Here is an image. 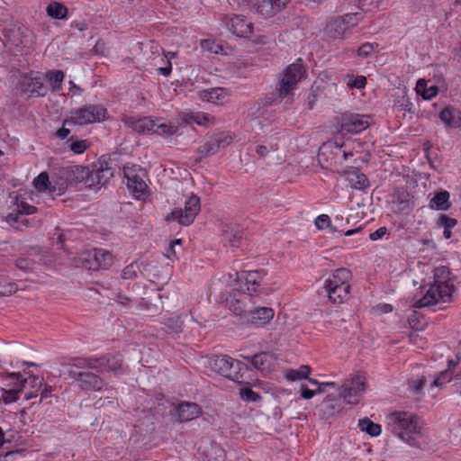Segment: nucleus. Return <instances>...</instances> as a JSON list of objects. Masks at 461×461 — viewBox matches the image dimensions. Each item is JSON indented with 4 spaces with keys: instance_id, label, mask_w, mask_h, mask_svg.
<instances>
[{
    "instance_id": "19",
    "label": "nucleus",
    "mask_w": 461,
    "mask_h": 461,
    "mask_svg": "<svg viewBox=\"0 0 461 461\" xmlns=\"http://www.w3.org/2000/svg\"><path fill=\"white\" fill-rule=\"evenodd\" d=\"M367 116L357 113H344L341 116V130L352 134H357L369 127Z\"/></svg>"
},
{
    "instance_id": "51",
    "label": "nucleus",
    "mask_w": 461,
    "mask_h": 461,
    "mask_svg": "<svg viewBox=\"0 0 461 461\" xmlns=\"http://www.w3.org/2000/svg\"><path fill=\"white\" fill-rule=\"evenodd\" d=\"M17 285L14 282H0V295L9 296L17 291Z\"/></svg>"
},
{
    "instance_id": "56",
    "label": "nucleus",
    "mask_w": 461,
    "mask_h": 461,
    "mask_svg": "<svg viewBox=\"0 0 461 461\" xmlns=\"http://www.w3.org/2000/svg\"><path fill=\"white\" fill-rule=\"evenodd\" d=\"M34 264V261L28 258H20L15 262V266L23 271L32 270Z\"/></svg>"
},
{
    "instance_id": "27",
    "label": "nucleus",
    "mask_w": 461,
    "mask_h": 461,
    "mask_svg": "<svg viewBox=\"0 0 461 461\" xmlns=\"http://www.w3.org/2000/svg\"><path fill=\"white\" fill-rule=\"evenodd\" d=\"M181 121L185 124L196 123L200 126H208L213 122L214 118L209 113L197 112L184 113L181 116Z\"/></svg>"
},
{
    "instance_id": "38",
    "label": "nucleus",
    "mask_w": 461,
    "mask_h": 461,
    "mask_svg": "<svg viewBox=\"0 0 461 461\" xmlns=\"http://www.w3.org/2000/svg\"><path fill=\"white\" fill-rule=\"evenodd\" d=\"M65 146L73 153L79 155L84 153L89 148V143L86 140H77L72 136L68 139Z\"/></svg>"
},
{
    "instance_id": "16",
    "label": "nucleus",
    "mask_w": 461,
    "mask_h": 461,
    "mask_svg": "<svg viewBox=\"0 0 461 461\" xmlns=\"http://www.w3.org/2000/svg\"><path fill=\"white\" fill-rule=\"evenodd\" d=\"M82 259L83 267L92 271L107 269L113 264V255L103 249L86 251Z\"/></svg>"
},
{
    "instance_id": "57",
    "label": "nucleus",
    "mask_w": 461,
    "mask_h": 461,
    "mask_svg": "<svg viewBox=\"0 0 461 461\" xmlns=\"http://www.w3.org/2000/svg\"><path fill=\"white\" fill-rule=\"evenodd\" d=\"M375 46L373 43L366 42L362 44L356 51L357 55L360 58H367L374 51Z\"/></svg>"
},
{
    "instance_id": "61",
    "label": "nucleus",
    "mask_w": 461,
    "mask_h": 461,
    "mask_svg": "<svg viewBox=\"0 0 461 461\" xmlns=\"http://www.w3.org/2000/svg\"><path fill=\"white\" fill-rule=\"evenodd\" d=\"M67 123H71L70 122V119L69 120H65L64 122H63V126L59 129L56 132H55V136L59 139V140H65L67 139L69 134H70V130L69 129H67L65 128V125Z\"/></svg>"
},
{
    "instance_id": "2",
    "label": "nucleus",
    "mask_w": 461,
    "mask_h": 461,
    "mask_svg": "<svg viewBox=\"0 0 461 461\" xmlns=\"http://www.w3.org/2000/svg\"><path fill=\"white\" fill-rule=\"evenodd\" d=\"M89 169L80 165H71L55 169L52 174V192L62 195L68 185L85 182L88 186L94 185V181L88 179Z\"/></svg>"
},
{
    "instance_id": "12",
    "label": "nucleus",
    "mask_w": 461,
    "mask_h": 461,
    "mask_svg": "<svg viewBox=\"0 0 461 461\" xmlns=\"http://www.w3.org/2000/svg\"><path fill=\"white\" fill-rule=\"evenodd\" d=\"M201 209L200 198L192 194L185 202V208H176L166 216L167 221H176L183 226L190 225Z\"/></svg>"
},
{
    "instance_id": "54",
    "label": "nucleus",
    "mask_w": 461,
    "mask_h": 461,
    "mask_svg": "<svg viewBox=\"0 0 461 461\" xmlns=\"http://www.w3.org/2000/svg\"><path fill=\"white\" fill-rule=\"evenodd\" d=\"M139 269L138 265L134 262L125 267L122 271V278L123 279H134L137 277V270Z\"/></svg>"
},
{
    "instance_id": "49",
    "label": "nucleus",
    "mask_w": 461,
    "mask_h": 461,
    "mask_svg": "<svg viewBox=\"0 0 461 461\" xmlns=\"http://www.w3.org/2000/svg\"><path fill=\"white\" fill-rule=\"evenodd\" d=\"M395 105L402 111L411 112L412 104L405 93L397 96Z\"/></svg>"
},
{
    "instance_id": "17",
    "label": "nucleus",
    "mask_w": 461,
    "mask_h": 461,
    "mask_svg": "<svg viewBox=\"0 0 461 461\" xmlns=\"http://www.w3.org/2000/svg\"><path fill=\"white\" fill-rule=\"evenodd\" d=\"M19 88L28 97L45 96L48 93V89L40 76H23L19 81Z\"/></svg>"
},
{
    "instance_id": "59",
    "label": "nucleus",
    "mask_w": 461,
    "mask_h": 461,
    "mask_svg": "<svg viewBox=\"0 0 461 461\" xmlns=\"http://www.w3.org/2000/svg\"><path fill=\"white\" fill-rule=\"evenodd\" d=\"M457 223V221L454 218H450L447 215H440V217L438 220V224L444 229H452L455 227Z\"/></svg>"
},
{
    "instance_id": "22",
    "label": "nucleus",
    "mask_w": 461,
    "mask_h": 461,
    "mask_svg": "<svg viewBox=\"0 0 461 461\" xmlns=\"http://www.w3.org/2000/svg\"><path fill=\"white\" fill-rule=\"evenodd\" d=\"M122 122L128 128H131L138 133H152L154 127L153 119L149 117L137 118L127 116L122 119Z\"/></svg>"
},
{
    "instance_id": "42",
    "label": "nucleus",
    "mask_w": 461,
    "mask_h": 461,
    "mask_svg": "<svg viewBox=\"0 0 461 461\" xmlns=\"http://www.w3.org/2000/svg\"><path fill=\"white\" fill-rule=\"evenodd\" d=\"M64 77L65 74L62 70H50L46 73V78L55 91H59L62 88Z\"/></svg>"
},
{
    "instance_id": "4",
    "label": "nucleus",
    "mask_w": 461,
    "mask_h": 461,
    "mask_svg": "<svg viewBox=\"0 0 461 461\" xmlns=\"http://www.w3.org/2000/svg\"><path fill=\"white\" fill-rule=\"evenodd\" d=\"M38 212V208L29 204L24 199H20L17 195L15 202L11 207V212L5 216V222L12 228L19 231H24L30 228L40 226L41 220L28 218L29 215Z\"/></svg>"
},
{
    "instance_id": "45",
    "label": "nucleus",
    "mask_w": 461,
    "mask_h": 461,
    "mask_svg": "<svg viewBox=\"0 0 461 461\" xmlns=\"http://www.w3.org/2000/svg\"><path fill=\"white\" fill-rule=\"evenodd\" d=\"M167 331L174 334H179L183 331V321L179 316L168 317L164 321Z\"/></svg>"
},
{
    "instance_id": "25",
    "label": "nucleus",
    "mask_w": 461,
    "mask_h": 461,
    "mask_svg": "<svg viewBox=\"0 0 461 461\" xmlns=\"http://www.w3.org/2000/svg\"><path fill=\"white\" fill-rule=\"evenodd\" d=\"M275 316V312L270 307H260L249 312V321L258 327H263Z\"/></svg>"
},
{
    "instance_id": "63",
    "label": "nucleus",
    "mask_w": 461,
    "mask_h": 461,
    "mask_svg": "<svg viewBox=\"0 0 461 461\" xmlns=\"http://www.w3.org/2000/svg\"><path fill=\"white\" fill-rule=\"evenodd\" d=\"M386 231H387V229L385 227H380L375 231L370 233L369 239L371 240H377L383 238L385 235Z\"/></svg>"
},
{
    "instance_id": "33",
    "label": "nucleus",
    "mask_w": 461,
    "mask_h": 461,
    "mask_svg": "<svg viewBox=\"0 0 461 461\" xmlns=\"http://www.w3.org/2000/svg\"><path fill=\"white\" fill-rule=\"evenodd\" d=\"M246 359H248L256 369L260 371L269 369L271 365V356L267 352H260L251 357H248Z\"/></svg>"
},
{
    "instance_id": "58",
    "label": "nucleus",
    "mask_w": 461,
    "mask_h": 461,
    "mask_svg": "<svg viewBox=\"0 0 461 461\" xmlns=\"http://www.w3.org/2000/svg\"><path fill=\"white\" fill-rule=\"evenodd\" d=\"M452 378V371L449 369L442 371L439 375L434 380L435 386H442L443 384L449 382Z\"/></svg>"
},
{
    "instance_id": "35",
    "label": "nucleus",
    "mask_w": 461,
    "mask_h": 461,
    "mask_svg": "<svg viewBox=\"0 0 461 461\" xmlns=\"http://www.w3.org/2000/svg\"><path fill=\"white\" fill-rule=\"evenodd\" d=\"M153 123L154 127L152 129V133L158 135L171 136L176 133L178 130L177 125H173L171 123L162 122L160 119H153Z\"/></svg>"
},
{
    "instance_id": "43",
    "label": "nucleus",
    "mask_w": 461,
    "mask_h": 461,
    "mask_svg": "<svg viewBox=\"0 0 461 461\" xmlns=\"http://www.w3.org/2000/svg\"><path fill=\"white\" fill-rule=\"evenodd\" d=\"M112 175L113 173L109 168L89 171L88 179L94 181V185H105L107 178Z\"/></svg>"
},
{
    "instance_id": "23",
    "label": "nucleus",
    "mask_w": 461,
    "mask_h": 461,
    "mask_svg": "<svg viewBox=\"0 0 461 461\" xmlns=\"http://www.w3.org/2000/svg\"><path fill=\"white\" fill-rule=\"evenodd\" d=\"M230 95L228 88L213 87L201 91L200 97L203 101H206L215 104H223L227 102Z\"/></svg>"
},
{
    "instance_id": "29",
    "label": "nucleus",
    "mask_w": 461,
    "mask_h": 461,
    "mask_svg": "<svg viewBox=\"0 0 461 461\" xmlns=\"http://www.w3.org/2000/svg\"><path fill=\"white\" fill-rule=\"evenodd\" d=\"M449 193L442 190L435 194L429 201V207L433 210L447 211L450 207Z\"/></svg>"
},
{
    "instance_id": "3",
    "label": "nucleus",
    "mask_w": 461,
    "mask_h": 461,
    "mask_svg": "<svg viewBox=\"0 0 461 461\" xmlns=\"http://www.w3.org/2000/svg\"><path fill=\"white\" fill-rule=\"evenodd\" d=\"M351 278V271L348 268L341 267L333 271L325 280L324 288L331 303L339 304L349 299Z\"/></svg>"
},
{
    "instance_id": "9",
    "label": "nucleus",
    "mask_w": 461,
    "mask_h": 461,
    "mask_svg": "<svg viewBox=\"0 0 461 461\" xmlns=\"http://www.w3.org/2000/svg\"><path fill=\"white\" fill-rule=\"evenodd\" d=\"M454 285L449 281H435L426 294L413 303L415 308L431 306L441 302H448L452 296Z\"/></svg>"
},
{
    "instance_id": "53",
    "label": "nucleus",
    "mask_w": 461,
    "mask_h": 461,
    "mask_svg": "<svg viewBox=\"0 0 461 461\" xmlns=\"http://www.w3.org/2000/svg\"><path fill=\"white\" fill-rule=\"evenodd\" d=\"M366 85V77L365 76H352L348 81V86L351 89H362Z\"/></svg>"
},
{
    "instance_id": "6",
    "label": "nucleus",
    "mask_w": 461,
    "mask_h": 461,
    "mask_svg": "<svg viewBox=\"0 0 461 461\" xmlns=\"http://www.w3.org/2000/svg\"><path fill=\"white\" fill-rule=\"evenodd\" d=\"M75 358L68 364V376L84 391L98 392L106 384L104 380L92 368H78L74 366Z\"/></svg>"
},
{
    "instance_id": "1",
    "label": "nucleus",
    "mask_w": 461,
    "mask_h": 461,
    "mask_svg": "<svg viewBox=\"0 0 461 461\" xmlns=\"http://www.w3.org/2000/svg\"><path fill=\"white\" fill-rule=\"evenodd\" d=\"M387 429L410 446H417L412 436L420 433L419 418L416 415L407 411H394L387 417Z\"/></svg>"
},
{
    "instance_id": "34",
    "label": "nucleus",
    "mask_w": 461,
    "mask_h": 461,
    "mask_svg": "<svg viewBox=\"0 0 461 461\" xmlns=\"http://www.w3.org/2000/svg\"><path fill=\"white\" fill-rule=\"evenodd\" d=\"M438 86L434 85L428 86L425 79H419L416 83V92L426 100L435 97L438 94Z\"/></svg>"
},
{
    "instance_id": "47",
    "label": "nucleus",
    "mask_w": 461,
    "mask_h": 461,
    "mask_svg": "<svg viewBox=\"0 0 461 461\" xmlns=\"http://www.w3.org/2000/svg\"><path fill=\"white\" fill-rule=\"evenodd\" d=\"M225 450L219 444L211 446L210 457L207 461H225Z\"/></svg>"
},
{
    "instance_id": "30",
    "label": "nucleus",
    "mask_w": 461,
    "mask_h": 461,
    "mask_svg": "<svg viewBox=\"0 0 461 461\" xmlns=\"http://www.w3.org/2000/svg\"><path fill=\"white\" fill-rule=\"evenodd\" d=\"M26 381V390L24 398L26 400H30L38 396L41 387H42V379L36 375H30L28 378H25Z\"/></svg>"
},
{
    "instance_id": "36",
    "label": "nucleus",
    "mask_w": 461,
    "mask_h": 461,
    "mask_svg": "<svg viewBox=\"0 0 461 461\" xmlns=\"http://www.w3.org/2000/svg\"><path fill=\"white\" fill-rule=\"evenodd\" d=\"M34 186L39 192L48 190L50 195H51L52 197L58 196L56 193L52 192V178L50 179L49 175L46 172L41 173L34 179Z\"/></svg>"
},
{
    "instance_id": "14",
    "label": "nucleus",
    "mask_w": 461,
    "mask_h": 461,
    "mask_svg": "<svg viewBox=\"0 0 461 461\" xmlns=\"http://www.w3.org/2000/svg\"><path fill=\"white\" fill-rule=\"evenodd\" d=\"M266 276L267 271L265 269L236 273L237 280L241 283L240 286V289L250 296L259 293Z\"/></svg>"
},
{
    "instance_id": "37",
    "label": "nucleus",
    "mask_w": 461,
    "mask_h": 461,
    "mask_svg": "<svg viewBox=\"0 0 461 461\" xmlns=\"http://www.w3.org/2000/svg\"><path fill=\"white\" fill-rule=\"evenodd\" d=\"M23 391L19 384L14 386V388L3 387L0 390V398L5 404H10L19 400Z\"/></svg>"
},
{
    "instance_id": "8",
    "label": "nucleus",
    "mask_w": 461,
    "mask_h": 461,
    "mask_svg": "<svg viewBox=\"0 0 461 461\" xmlns=\"http://www.w3.org/2000/svg\"><path fill=\"white\" fill-rule=\"evenodd\" d=\"M306 69L303 64V59H298L294 63L290 64L282 73L276 88L280 97H285L292 95L293 90L297 84L305 76Z\"/></svg>"
},
{
    "instance_id": "21",
    "label": "nucleus",
    "mask_w": 461,
    "mask_h": 461,
    "mask_svg": "<svg viewBox=\"0 0 461 461\" xmlns=\"http://www.w3.org/2000/svg\"><path fill=\"white\" fill-rule=\"evenodd\" d=\"M202 414V408L196 402H181L176 407V421L179 423L188 422Z\"/></svg>"
},
{
    "instance_id": "46",
    "label": "nucleus",
    "mask_w": 461,
    "mask_h": 461,
    "mask_svg": "<svg viewBox=\"0 0 461 461\" xmlns=\"http://www.w3.org/2000/svg\"><path fill=\"white\" fill-rule=\"evenodd\" d=\"M311 372V367L309 366H301L299 369H292L290 370L286 377L288 380L295 381L308 378V375Z\"/></svg>"
},
{
    "instance_id": "44",
    "label": "nucleus",
    "mask_w": 461,
    "mask_h": 461,
    "mask_svg": "<svg viewBox=\"0 0 461 461\" xmlns=\"http://www.w3.org/2000/svg\"><path fill=\"white\" fill-rule=\"evenodd\" d=\"M341 408L340 403H338L337 401L333 398H330V395L323 401L321 404V411L324 415L332 416L336 412H339Z\"/></svg>"
},
{
    "instance_id": "39",
    "label": "nucleus",
    "mask_w": 461,
    "mask_h": 461,
    "mask_svg": "<svg viewBox=\"0 0 461 461\" xmlns=\"http://www.w3.org/2000/svg\"><path fill=\"white\" fill-rule=\"evenodd\" d=\"M4 387L14 388L20 384L21 389L26 388L25 378H23L20 373H8L3 377Z\"/></svg>"
},
{
    "instance_id": "10",
    "label": "nucleus",
    "mask_w": 461,
    "mask_h": 461,
    "mask_svg": "<svg viewBox=\"0 0 461 461\" xmlns=\"http://www.w3.org/2000/svg\"><path fill=\"white\" fill-rule=\"evenodd\" d=\"M107 109L102 104H90L70 112V122L74 125H87L107 119Z\"/></svg>"
},
{
    "instance_id": "60",
    "label": "nucleus",
    "mask_w": 461,
    "mask_h": 461,
    "mask_svg": "<svg viewBox=\"0 0 461 461\" xmlns=\"http://www.w3.org/2000/svg\"><path fill=\"white\" fill-rule=\"evenodd\" d=\"M314 224L319 230L330 227V217L327 214H321L315 219Z\"/></svg>"
},
{
    "instance_id": "26",
    "label": "nucleus",
    "mask_w": 461,
    "mask_h": 461,
    "mask_svg": "<svg viewBox=\"0 0 461 461\" xmlns=\"http://www.w3.org/2000/svg\"><path fill=\"white\" fill-rule=\"evenodd\" d=\"M12 43L16 47H26L32 42V33L25 26H19L11 31Z\"/></svg>"
},
{
    "instance_id": "48",
    "label": "nucleus",
    "mask_w": 461,
    "mask_h": 461,
    "mask_svg": "<svg viewBox=\"0 0 461 461\" xmlns=\"http://www.w3.org/2000/svg\"><path fill=\"white\" fill-rule=\"evenodd\" d=\"M240 395L243 401L249 402H256L261 400V396L258 393L247 387L240 389Z\"/></svg>"
},
{
    "instance_id": "62",
    "label": "nucleus",
    "mask_w": 461,
    "mask_h": 461,
    "mask_svg": "<svg viewBox=\"0 0 461 461\" xmlns=\"http://www.w3.org/2000/svg\"><path fill=\"white\" fill-rule=\"evenodd\" d=\"M275 149H276V148H274L273 146L268 148V147H267L265 145H257L256 148H255V152L257 153L258 158H266L268 155V153L271 150H275Z\"/></svg>"
},
{
    "instance_id": "11",
    "label": "nucleus",
    "mask_w": 461,
    "mask_h": 461,
    "mask_svg": "<svg viewBox=\"0 0 461 461\" xmlns=\"http://www.w3.org/2000/svg\"><path fill=\"white\" fill-rule=\"evenodd\" d=\"M362 20L360 13L347 14L330 20L326 27V34L332 39H342L348 31L357 25Z\"/></svg>"
},
{
    "instance_id": "18",
    "label": "nucleus",
    "mask_w": 461,
    "mask_h": 461,
    "mask_svg": "<svg viewBox=\"0 0 461 461\" xmlns=\"http://www.w3.org/2000/svg\"><path fill=\"white\" fill-rule=\"evenodd\" d=\"M232 141V137L226 133H219L210 138L197 149L201 158H207L218 153L221 149L228 147Z\"/></svg>"
},
{
    "instance_id": "50",
    "label": "nucleus",
    "mask_w": 461,
    "mask_h": 461,
    "mask_svg": "<svg viewBox=\"0 0 461 461\" xmlns=\"http://www.w3.org/2000/svg\"><path fill=\"white\" fill-rule=\"evenodd\" d=\"M229 309L237 316H242L245 312V304L240 300L231 299L227 302Z\"/></svg>"
},
{
    "instance_id": "52",
    "label": "nucleus",
    "mask_w": 461,
    "mask_h": 461,
    "mask_svg": "<svg viewBox=\"0 0 461 461\" xmlns=\"http://www.w3.org/2000/svg\"><path fill=\"white\" fill-rule=\"evenodd\" d=\"M383 0H359V8L364 12H372L377 9Z\"/></svg>"
},
{
    "instance_id": "15",
    "label": "nucleus",
    "mask_w": 461,
    "mask_h": 461,
    "mask_svg": "<svg viewBox=\"0 0 461 461\" xmlns=\"http://www.w3.org/2000/svg\"><path fill=\"white\" fill-rule=\"evenodd\" d=\"M366 390L364 377L357 375L350 380L345 381L339 388V397L348 404L359 402L363 393Z\"/></svg>"
},
{
    "instance_id": "64",
    "label": "nucleus",
    "mask_w": 461,
    "mask_h": 461,
    "mask_svg": "<svg viewBox=\"0 0 461 461\" xmlns=\"http://www.w3.org/2000/svg\"><path fill=\"white\" fill-rule=\"evenodd\" d=\"M316 394V392L314 390L309 389L305 385H302V392L301 396L303 399H312Z\"/></svg>"
},
{
    "instance_id": "41",
    "label": "nucleus",
    "mask_w": 461,
    "mask_h": 461,
    "mask_svg": "<svg viewBox=\"0 0 461 461\" xmlns=\"http://www.w3.org/2000/svg\"><path fill=\"white\" fill-rule=\"evenodd\" d=\"M46 11L49 16L55 19H64L68 14V8L58 2L50 3Z\"/></svg>"
},
{
    "instance_id": "55",
    "label": "nucleus",
    "mask_w": 461,
    "mask_h": 461,
    "mask_svg": "<svg viewBox=\"0 0 461 461\" xmlns=\"http://www.w3.org/2000/svg\"><path fill=\"white\" fill-rule=\"evenodd\" d=\"M426 383V379L424 376L420 379H411L408 381V385L413 394H419L422 391V388Z\"/></svg>"
},
{
    "instance_id": "24",
    "label": "nucleus",
    "mask_w": 461,
    "mask_h": 461,
    "mask_svg": "<svg viewBox=\"0 0 461 461\" xmlns=\"http://www.w3.org/2000/svg\"><path fill=\"white\" fill-rule=\"evenodd\" d=\"M346 180L351 187L365 190L369 187V180L366 176L357 167H350L344 171Z\"/></svg>"
},
{
    "instance_id": "32",
    "label": "nucleus",
    "mask_w": 461,
    "mask_h": 461,
    "mask_svg": "<svg viewBox=\"0 0 461 461\" xmlns=\"http://www.w3.org/2000/svg\"><path fill=\"white\" fill-rule=\"evenodd\" d=\"M241 232L239 230H233L231 227L227 226L221 234V242L224 245H230L236 248L240 244Z\"/></svg>"
},
{
    "instance_id": "31",
    "label": "nucleus",
    "mask_w": 461,
    "mask_h": 461,
    "mask_svg": "<svg viewBox=\"0 0 461 461\" xmlns=\"http://www.w3.org/2000/svg\"><path fill=\"white\" fill-rule=\"evenodd\" d=\"M440 120L450 127H460L461 126V113L451 109L445 108L439 113Z\"/></svg>"
},
{
    "instance_id": "13",
    "label": "nucleus",
    "mask_w": 461,
    "mask_h": 461,
    "mask_svg": "<svg viewBox=\"0 0 461 461\" xmlns=\"http://www.w3.org/2000/svg\"><path fill=\"white\" fill-rule=\"evenodd\" d=\"M123 171L130 192L136 199L144 200L148 195V185L143 180V169L140 167L136 169L134 167H125Z\"/></svg>"
},
{
    "instance_id": "28",
    "label": "nucleus",
    "mask_w": 461,
    "mask_h": 461,
    "mask_svg": "<svg viewBox=\"0 0 461 461\" xmlns=\"http://www.w3.org/2000/svg\"><path fill=\"white\" fill-rule=\"evenodd\" d=\"M254 8L264 18L273 17L281 12L272 0H256Z\"/></svg>"
},
{
    "instance_id": "20",
    "label": "nucleus",
    "mask_w": 461,
    "mask_h": 461,
    "mask_svg": "<svg viewBox=\"0 0 461 461\" xmlns=\"http://www.w3.org/2000/svg\"><path fill=\"white\" fill-rule=\"evenodd\" d=\"M226 25L230 32L238 37H249L253 32V23L242 14H235L226 18Z\"/></svg>"
},
{
    "instance_id": "5",
    "label": "nucleus",
    "mask_w": 461,
    "mask_h": 461,
    "mask_svg": "<svg viewBox=\"0 0 461 461\" xmlns=\"http://www.w3.org/2000/svg\"><path fill=\"white\" fill-rule=\"evenodd\" d=\"M208 366L210 369L233 382L243 384L244 374L249 371V366L228 355L215 356L212 357Z\"/></svg>"
},
{
    "instance_id": "7",
    "label": "nucleus",
    "mask_w": 461,
    "mask_h": 461,
    "mask_svg": "<svg viewBox=\"0 0 461 461\" xmlns=\"http://www.w3.org/2000/svg\"><path fill=\"white\" fill-rule=\"evenodd\" d=\"M74 366L78 368H92L96 373H116L122 369V358L120 354H106L100 357H75Z\"/></svg>"
},
{
    "instance_id": "40",
    "label": "nucleus",
    "mask_w": 461,
    "mask_h": 461,
    "mask_svg": "<svg viewBox=\"0 0 461 461\" xmlns=\"http://www.w3.org/2000/svg\"><path fill=\"white\" fill-rule=\"evenodd\" d=\"M358 427L362 431L366 432L372 437H376L381 434V426L370 420L368 418L360 419L358 420Z\"/></svg>"
}]
</instances>
